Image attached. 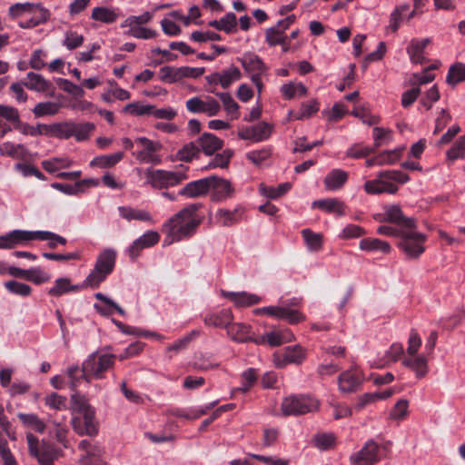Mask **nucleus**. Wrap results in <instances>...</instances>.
Masks as SVG:
<instances>
[{
  "label": "nucleus",
  "instance_id": "nucleus-43",
  "mask_svg": "<svg viewBox=\"0 0 465 465\" xmlns=\"http://www.w3.org/2000/svg\"><path fill=\"white\" fill-rule=\"evenodd\" d=\"M25 153V149L22 144H15L12 142H5L0 144V154L3 156H9L12 158H23Z\"/></svg>",
  "mask_w": 465,
  "mask_h": 465
},
{
  "label": "nucleus",
  "instance_id": "nucleus-31",
  "mask_svg": "<svg viewBox=\"0 0 465 465\" xmlns=\"http://www.w3.org/2000/svg\"><path fill=\"white\" fill-rule=\"evenodd\" d=\"M194 71L196 70L190 67L173 68L171 66H164L160 70V79L163 82L174 83L183 77L190 75L189 72L193 73Z\"/></svg>",
  "mask_w": 465,
  "mask_h": 465
},
{
  "label": "nucleus",
  "instance_id": "nucleus-18",
  "mask_svg": "<svg viewBox=\"0 0 465 465\" xmlns=\"http://www.w3.org/2000/svg\"><path fill=\"white\" fill-rule=\"evenodd\" d=\"M160 240V235L155 231H148L136 239L128 248V253L132 260H135L140 252L144 248H150L155 245Z\"/></svg>",
  "mask_w": 465,
  "mask_h": 465
},
{
  "label": "nucleus",
  "instance_id": "nucleus-33",
  "mask_svg": "<svg viewBox=\"0 0 465 465\" xmlns=\"http://www.w3.org/2000/svg\"><path fill=\"white\" fill-rule=\"evenodd\" d=\"M44 128L46 133L59 139H69L73 136V122L44 125Z\"/></svg>",
  "mask_w": 465,
  "mask_h": 465
},
{
  "label": "nucleus",
  "instance_id": "nucleus-6",
  "mask_svg": "<svg viewBox=\"0 0 465 465\" xmlns=\"http://www.w3.org/2000/svg\"><path fill=\"white\" fill-rule=\"evenodd\" d=\"M389 450V443L379 444L369 440L362 448L350 457L351 465H374L380 461Z\"/></svg>",
  "mask_w": 465,
  "mask_h": 465
},
{
  "label": "nucleus",
  "instance_id": "nucleus-17",
  "mask_svg": "<svg viewBox=\"0 0 465 465\" xmlns=\"http://www.w3.org/2000/svg\"><path fill=\"white\" fill-rule=\"evenodd\" d=\"M222 296L230 301L237 308L250 307L262 302V298L248 292H226L222 291Z\"/></svg>",
  "mask_w": 465,
  "mask_h": 465
},
{
  "label": "nucleus",
  "instance_id": "nucleus-3",
  "mask_svg": "<svg viewBox=\"0 0 465 465\" xmlns=\"http://www.w3.org/2000/svg\"><path fill=\"white\" fill-rule=\"evenodd\" d=\"M116 358L115 354L94 351L82 364V376L87 382L93 379H104L105 372L114 367Z\"/></svg>",
  "mask_w": 465,
  "mask_h": 465
},
{
  "label": "nucleus",
  "instance_id": "nucleus-13",
  "mask_svg": "<svg viewBox=\"0 0 465 465\" xmlns=\"http://www.w3.org/2000/svg\"><path fill=\"white\" fill-rule=\"evenodd\" d=\"M306 351L300 345L288 346L282 353H275L273 361L277 367L283 368L287 364H301L305 359Z\"/></svg>",
  "mask_w": 465,
  "mask_h": 465
},
{
  "label": "nucleus",
  "instance_id": "nucleus-20",
  "mask_svg": "<svg viewBox=\"0 0 465 465\" xmlns=\"http://www.w3.org/2000/svg\"><path fill=\"white\" fill-rule=\"evenodd\" d=\"M143 149L137 154V159L143 163H159L160 158L154 153L161 149L159 143L153 142L145 137H140L135 140Z\"/></svg>",
  "mask_w": 465,
  "mask_h": 465
},
{
  "label": "nucleus",
  "instance_id": "nucleus-15",
  "mask_svg": "<svg viewBox=\"0 0 465 465\" xmlns=\"http://www.w3.org/2000/svg\"><path fill=\"white\" fill-rule=\"evenodd\" d=\"M232 190L228 181L216 176L205 177V193H212L215 201H224L232 193Z\"/></svg>",
  "mask_w": 465,
  "mask_h": 465
},
{
  "label": "nucleus",
  "instance_id": "nucleus-26",
  "mask_svg": "<svg viewBox=\"0 0 465 465\" xmlns=\"http://www.w3.org/2000/svg\"><path fill=\"white\" fill-rule=\"evenodd\" d=\"M348 179V173L341 169H332L323 179V184L328 191L341 189Z\"/></svg>",
  "mask_w": 465,
  "mask_h": 465
},
{
  "label": "nucleus",
  "instance_id": "nucleus-32",
  "mask_svg": "<svg viewBox=\"0 0 465 465\" xmlns=\"http://www.w3.org/2000/svg\"><path fill=\"white\" fill-rule=\"evenodd\" d=\"M280 92L285 99L291 100L305 96L307 88L301 82L292 81L282 84Z\"/></svg>",
  "mask_w": 465,
  "mask_h": 465
},
{
  "label": "nucleus",
  "instance_id": "nucleus-27",
  "mask_svg": "<svg viewBox=\"0 0 465 465\" xmlns=\"http://www.w3.org/2000/svg\"><path fill=\"white\" fill-rule=\"evenodd\" d=\"M242 67L252 74H262L265 71V65L262 59L253 53H245L239 59Z\"/></svg>",
  "mask_w": 465,
  "mask_h": 465
},
{
  "label": "nucleus",
  "instance_id": "nucleus-38",
  "mask_svg": "<svg viewBox=\"0 0 465 465\" xmlns=\"http://www.w3.org/2000/svg\"><path fill=\"white\" fill-rule=\"evenodd\" d=\"M124 157L122 152H118L113 154L100 155L94 157L91 162V166H97L100 168H110L119 163Z\"/></svg>",
  "mask_w": 465,
  "mask_h": 465
},
{
  "label": "nucleus",
  "instance_id": "nucleus-10",
  "mask_svg": "<svg viewBox=\"0 0 465 465\" xmlns=\"http://www.w3.org/2000/svg\"><path fill=\"white\" fill-rule=\"evenodd\" d=\"M0 115L6 121L13 123L15 129L20 131L23 134L38 135L42 134L44 125L39 124L36 128L24 124L20 121L18 111L9 105L0 104Z\"/></svg>",
  "mask_w": 465,
  "mask_h": 465
},
{
  "label": "nucleus",
  "instance_id": "nucleus-62",
  "mask_svg": "<svg viewBox=\"0 0 465 465\" xmlns=\"http://www.w3.org/2000/svg\"><path fill=\"white\" fill-rule=\"evenodd\" d=\"M223 145V140L214 134L205 133V155H212Z\"/></svg>",
  "mask_w": 465,
  "mask_h": 465
},
{
  "label": "nucleus",
  "instance_id": "nucleus-23",
  "mask_svg": "<svg viewBox=\"0 0 465 465\" xmlns=\"http://www.w3.org/2000/svg\"><path fill=\"white\" fill-rule=\"evenodd\" d=\"M228 337L238 342H245L252 340V327L243 322H231L226 329Z\"/></svg>",
  "mask_w": 465,
  "mask_h": 465
},
{
  "label": "nucleus",
  "instance_id": "nucleus-21",
  "mask_svg": "<svg viewBox=\"0 0 465 465\" xmlns=\"http://www.w3.org/2000/svg\"><path fill=\"white\" fill-rule=\"evenodd\" d=\"M33 240L34 234L32 231L14 230L0 236V242L2 243L3 249H12L21 242Z\"/></svg>",
  "mask_w": 465,
  "mask_h": 465
},
{
  "label": "nucleus",
  "instance_id": "nucleus-12",
  "mask_svg": "<svg viewBox=\"0 0 465 465\" xmlns=\"http://www.w3.org/2000/svg\"><path fill=\"white\" fill-rule=\"evenodd\" d=\"M377 181L382 188L383 193H395L398 190V183H405L410 177L396 170L381 172L377 175Z\"/></svg>",
  "mask_w": 465,
  "mask_h": 465
},
{
  "label": "nucleus",
  "instance_id": "nucleus-49",
  "mask_svg": "<svg viewBox=\"0 0 465 465\" xmlns=\"http://www.w3.org/2000/svg\"><path fill=\"white\" fill-rule=\"evenodd\" d=\"M91 17L96 21L111 24L116 20L117 15L113 10L106 7H95L93 9Z\"/></svg>",
  "mask_w": 465,
  "mask_h": 465
},
{
  "label": "nucleus",
  "instance_id": "nucleus-53",
  "mask_svg": "<svg viewBox=\"0 0 465 465\" xmlns=\"http://www.w3.org/2000/svg\"><path fill=\"white\" fill-rule=\"evenodd\" d=\"M5 287L8 292L23 297L29 296L32 292V288L28 284L22 283L16 281H9L5 282Z\"/></svg>",
  "mask_w": 465,
  "mask_h": 465
},
{
  "label": "nucleus",
  "instance_id": "nucleus-40",
  "mask_svg": "<svg viewBox=\"0 0 465 465\" xmlns=\"http://www.w3.org/2000/svg\"><path fill=\"white\" fill-rule=\"evenodd\" d=\"M28 82L25 85L31 90L45 92L49 89L50 84L42 75L30 72L27 74Z\"/></svg>",
  "mask_w": 465,
  "mask_h": 465
},
{
  "label": "nucleus",
  "instance_id": "nucleus-11",
  "mask_svg": "<svg viewBox=\"0 0 465 465\" xmlns=\"http://www.w3.org/2000/svg\"><path fill=\"white\" fill-rule=\"evenodd\" d=\"M185 178L186 175L182 172L153 170L147 173L148 182L156 188L176 185Z\"/></svg>",
  "mask_w": 465,
  "mask_h": 465
},
{
  "label": "nucleus",
  "instance_id": "nucleus-37",
  "mask_svg": "<svg viewBox=\"0 0 465 465\" xmlns=\"http://www.w3.org/2000/svg\"><path fill=\"white\" fill-rule=\"evenodd\" d=\"M34 240L48 241V247L54 249L57 244L65 245L67 240L54 232L49 231H35L33 232Z\"/></svg>",
  "mask_w": 465,
  "mask_h": 465
},
{
  "label": "nucleus",
  "instance_id": "nucleus-24",
  "mask_svg": "<svg viewBox=\"0 0 465 465\" xmlns=\"http://www.w3.org/2000/svg\"><path fill=\"white\" fill-rule=\"evenodd\" d=\"M402 363L404 366L413 371L417 378L420 379L428 372V359L424 354L405 356Z\"/></svg>",
  "mask_w": 465,
  "mask_h": 465
},
{
  "label": "nucleus",
  "instance_id": "nucleus-46",
  "mask_svg": "<svg viewBox=\"0 0 465 465\" xmlns=\"http://www.w3.org/2000/svg\"><path fill=\"white\" fill-rule=\"evenodd\" d=\"M73 136L77 141H85L89 139L90 134L94 130V124L92 123H74Z\"/></svg>",
  "mask_w": 465,
  "mask_h": 465
},
{
  "label": "nucleus",
  "instance_id": "nucleus-36",
  "mask_svg": "<svg viewBox=\"0 0 465 465\" xmlns=\"http://www.w3.org/2000/svg\"><path fill=\"white\" fill-rule=\"evenodd\" d=\"M272 127L266 123H260L253 126L251 131L246 134H240L242 138H253L255 141L260 142L267 139L271 134Z\"/></svg>",
  "mask_w": 465,
  "mask_h": 465
},
{
  "label": "nucleus",
  "instance_id": "nucleus-30",
  "mask_svg": "<svg viewBox=\"0 0 465 465\" xmlns=\"http://www.w3.org/2000/svg\"><path fill=\"white\" fill-rule=\"evenodd\" d=\"M84 287H85L84 283L82 285L71 284L69 278H58L54 281V285L49 289L48 294L54 297H59L68 292H78Z\"/></svg>",
  "mask_w": 465,
  "mask_h": 465
},
{
  "label": "nucleus",
  "instance_id": "nucleus-5",
  "mask_svg": "<svg viewBox=\"0 0 465 465\" xmlns=\"http://www.w3.org/2000/svg\"><path fill=\"white\" fill-rule=\"evenodd\" d=\"M116 252L113 249L104 250L97 257L94 270L84 282V286L97 288L109 274L115 265Z\"/></svg>",
  "mask_w": 465,
  "mask_h": 465
},
{
  "label": "nucleus",
  "instance_id": "nucleus-34",
  "mask_svg": "<svg viewBox=\"0 0 465 465\" xmlns=\"http://www.w3.org/2000/svg\"><path fill=\"white\" fill-rule=\"evenodd\" d=\"M241 78V72L238 68L232 67L225 71L223 74H214L208 77V82L220 83L223 87H228L232 82Z\"/></svg>",
  "mask_w": 465,
  "mask_h": 465
},
{
  "label": "nucleus",
  "instance_id": "nucleus-8",
  "mask_svg": "<svg viewBox=\"0 0 465 465\" xmlns=\"http://www.w3.org/2000/svg\"><path fill=\"white\" fill-rule=\"evenodd\" d=\"M318 406V401L311 396H289L283 400L282 411L284 415H300L313 411Z\"/></svg>",
  "mask_w": 465,
  "mask_h": 465
},
{
  "label": "nucleus",
  "instance_id": "nucleus-14",
  "mask_svg": "<svg viewBox=\"0 0 465 465\" xmlns=\"http://www.w3.org/2000/svg\"><path fill=\"white\" fill-rule=\"evenodd\" d=\"M363 376L361 371L353 366L342 371L338 378L339 389L341 392H352L361 384Z\"/></svg>",
  "mask_w": 465,
  "mask_h": 465
},
{
  "label": "nucleus",
  "instance_id": "nucleus-44",
  "mask_svg": "<svg viewBox=\"0 0 465 465\" xmlns=\"http://www.w3.org/2000/svg\"><path fill=\"white\" fill-rule=\"evenodd\" d=\"M17 417L25 426L33 428L37 432L43 433L45 430V424L35 414L20 412Z\"/></svg>",
  "mask_w": 465,
  "mask_h": 465
},
{
  "label": "nucleus",
  "instance_id": "nucleus-29",
  "mask_svg": "<svg viewBox=\"0 0 465 465\" xmlns=\"http://www.w3.org/2000/svg\"><path fill=\"white\" fill-rule=\"evenodd\" d=\"M359 248L369 252L389 253L391 251V246L388 242L378 238H364L361 240Z\"/></svg>",
  "mask_w": 465,
  "mask_h": 465
},
{
  "label": "nucleus",
  "instance_id": "nucleus-48",
  "mask_svg": "<svg viewBox=\"0 0 465 465\" xmlns=\"http://www.w3.org/2000/svg\"><path fill=\"white\" fill-rule=\"evenodd\" d=\"M267 343L271 346H280L281 344L292 340L293 335L288 330L284 331H271L266 333Z\"/></svg>",
  "mask_w": 465,
  "mask_h": 465
},
{
  "label": "nucleus",
  "instance_id": "nucleus-59",
  "mask_svg": "<svg viewBox=\"0 0 465 465\" xmlns=\"http://www.w3.org/2000/svg\"><path fill=\"white\" fill-rule=\"evenodd\" d=\"M201 331H192L190 333L185 335L183 338L178 340L173 344L168 347V351H180L187 347V345L195 338L200 336Z\"/></svg>",
  "mask_w": 465,
  "mask_h": 465
},
{
  "label": "nucleus",
  "instance_id": "nucleus-9",
  "mask_svg": "<svg viewBox=\"0 0 465 465\" xmlns=\"http://www.w3.org/2000/svg\"><path fill=\"white\" fill-rule=\"evenodd\" d=\"M78 448L84 452L79 460L81 465H107L103 460L104 450L98 442L83 440L79 442Z\"/></svg>",
  "mask_w": 465,
  "mask_h": 465
},
{
  "label": "nucleus",
  "instance_id": "nucleus-16",
  "mask_svg": "<svg viewBox=\"0 0 465 465\" xmlns=\"http://www.w3.org/2000/svg\"><path fill=\"white\" fill-rule=\"evenodd\" d=\"M267 315L278 320H285L291 324L299 323L305 319L304 315L299 311L284 305L267 306Z\"/></svg>",
  "mask_w": 465,
  "mask_h": 465
},
{
  "label": "nucleus",
  "instance_id": "nucleus-58",
  "mask_svg": "<svg viewBox=\"0 0 465 465\" xmlns=\"http://www.w3.org/2000/svg\"><path fill=\"white\" fill-rule=\"evenodd\" d=\"M266 42L271 45H282L285 43V37L283 36L282 30L276 26L271 27L266 30L265 33Z\"/></svg>",
  "mask_w": 465,
  "mask_h": 465
},
{
  "label": "nucleus",
  "instance_id": "nucleus-60",
  "mask_svg": "<svg viewBox=\"0 0 465 465\" xmlns=\"http://www.w3.org/2000/svg\"><path fill=\"white\" fill-rule=\"evenodd\" d=\"M50 279L51 275L44 272L40 267L28 269L27 281H30L35 284H42L48 282Z\"/></svg>",
  "mask_w": 465,
  "mask_h": 465
},
{
  "label": "nucleus",
  "instance_id": "nucleus-61",
  "mask_svg": "<svg viewBox=\"0 0 465 465\" xmlns=\"http://www.w3.org/2000/svg\"><path fill=\"white\" fill-rule=\"evenodd\" d=\"M40 5H34L29 3L25 4H15L9 8V14L12 16H19L25 13H34L37 11V8H39Z\"/></svg>",
  "mask_w": 465,
  "mask_h": 465
},
{
  "label": "nucleus",
  "instance_id": "nucleus-51",
  "mask_svg": "<svg viewBox=\"0 0 465 465\" xmlns=\"http://www.w3.org/2000/svg\"><path fill=\"white\" fill-rule=\"evenodd\" d=\"M319 111V103L317 100H311L302 104L298 114L294 116L296 120H304L312 117Z\"/></svg>",
  "mask_w": 465,
  "mask_h": 465
},
{
  "label": "nucleus",
  "instance_id": "nucleus-54",
  "mask_svg": "<svg viewBox=\"0 0 465 465\" xmlns=\"http://www.w3.org/2000/svg\"><path fill=\"white\" fill-rule=\"evenodd\" d=\"M408 410L409 401L405 399H401L395 403L390 411V418L395 420H403L408 414Z\"/></svg>",
  "mask_w": 465,
  "mask_h": 465
},
{
  "label": "nucleus",
  "instance_id": "nucleus-42",
  "mask_svg": "<svg viewBox=\"0 0 465 465\" xmlns=\"http://www.w3.org/2000/svg\"><path fill=\"white\" fill-rule=\"evenodd\" d=\"M446 81L450 85H456L465 81V64L457 63L449 69Z\"/></svg>",
  "mask_w": 465,
  "mask_h": 465
},
{
  "label": "nucleus",
  "instance_id": "nucleus-35",
  "mask_svg": "<svg viewBox=\"0 0 465 465\" xmlns=\"http://www.w3.org/2000/svg\"><path fill=\"white\" fill-rule=\"evenodd\" d=\"M119 213L124 219L129 222L132 220L143 222H147L151 220V215L148 212L144 210L133 208L130 205H121L119 207Z\"/></svg>",
  "mask_w": 465,
  "mask_h": 465
},
{
  "label": "nucleus",
  "instance_id": "nucleus-64",
  "mask_svg": "<svg viewBox=\"0 0 465 465\" xmlns=\"http://www.w3.org/2000/svg\"><path fill=\"white\" fill-rule=\"evenodd\" d=\"M447 157L451 161L465 157V137H460L447 152Z\"/></svg>",
  "mask_w": 465,
  "mask_h": 465
},
{
  "label": "nucleus",
  "instance_id": "nucleus-28",
  "mask_svg": "<svg viewBox=\"0 0 465 465\" xmlns=\"http://www.w3.org/2000/svg\"><path fill=\"white\" fill-rule=\"evenodd\" d=\"M233 321V313L231 309L223 308L213 312L208 317V323L216 328L226 330ZM206 322V320H205Z\"/></svg>",
  "mask_w": 465,
  "mask_h": 465
},
{
  "label": "nucleus",
  "instance_id": "nucleus-52",
  "mask_svg": "<svg viewBox=\"0 0 465 465\" xmlns=\"http://www.w3.org/2000/svg\"><path fill=\"white\" fill-rule=\"evenodd\" d=\"M220 31L232 34L237 31V18L234 13L229 12L220 18Z\"/></svg>",
  "mask_w": 465,
  "mask_h": 465
},
{
  "label": "nucleus",
  "instance_id": "nucleus-4",
  "mask_svg": "<svg viewBox=\"0 0 465 465\" xmlns=\"http://www.w3.org/2000/svg\"><path fill=\"white\" fill-rule=\"evenodd\" d=\"M71 400L74 407L83 415V420H73L74 430L80 435L95 436L98 433V424L94 420V409L78 393L73 394Z\"/></svg>",
  "mask_w": 465,
  "mask_h": 465
},
{
  "label": "nucleus",
  "instance_id": "nucleus-41",
  "mask_svg": "<svg viewBox=\"0 0 465 465\" xmlns=\"http://www.w3.org/2000/svg\"><path fill=\"white\" fill-rule=\"evenodd\" d=\"M72 164L73 161L67 157H54L42 162L43 168L50 173H53L62 168H68Z\"/></svg>",
  "mask_w": 465,
  "mask_h": 465
},
{
  "label": "nucleus",
  "instance_id": "nucleus-45",
  "mask_svg": "<svg viewBox=\"0 0 465 465\" xmlns=\"http://www.w3.org/2000/svg\"><path fill=\"white\" fill-rule=\"evenodd\" d=\"M403 150L404 147H398L381 153L378 155L379 166L394 164L401 159Z\"/></svg>",
  "mask_w": 465,
  "mask_h": 465
},
{
  "label": "nucleus",
  "instance_id": "nucleus-47",
  "mask_svg": "<svg viewBox=\"0 0 465 465\" xmlns=\"http://www.w3.org/2000/svg\"><path fill=\"white\" fill-rule=\"evenodd\" d=\"M232 155V151L230 149H226L222 153H218L213 157H212L210 161L207 163L205 162V168H224L227 166Z\"/></svg>",
  "mask_w": 465,
  "mask_h": 465
},
{
  "label": "nucleus",
  "instance_id": "nucleus-39",
  "mask_svg": "<svg viewBox=\"0 0 465 465\" xmlns=\"http://www.w3.org/2000/svg\"><path fill=\"white\" fill-rule=\"evenodd\" d=\"M302 235L310 252H318L322 246V235L312 232L310 229H303Z\"/></svg>",
  "mask_w": 465,
  "mask_h": 465
},
{
  "label": "nucleus",
  "instance_id": "nucleus-56",
  "mask_svg": "<svg viewBox=\"0 0 465 465\" xmlns=\"http://www.w3.org/2000/svg\"><path fill=\"white\" fill-rule=\"evenodd\" d=\"M59 110V106L57 104L53 102H45L37 104L33 113L35 116H44V115H54Z\"/></svg>",
  "mask_w": 465,
  "mask_h": 465
},
{
  "label": "nucleus",
  "instance_id": "nucleus-55",
  "mask_svg": "<svg viewBox=\"0 0 465 465\" xmlns=\"http://www.w3.org/2000/svg\"><path fill=\"white\" fill-rule=\"evenodd\" d=\"M38 15H35L34 17L30 18L25 23H21L20 26L23 28H30L35 27L40 24L45 23L49 18V11L42 6L37 8Z\"/></svg>",
  "mask_w": 465,
  "mask_h": 465
},
{
  "label": "nucleus",
  "instance_id": "nucleus-25",
  "mask_svg": "<svg viewBox=\"0 0 465 465\" xmlns=\"http://www.w3.org/2000/svg\"><path fill=\"white\" fill-rule=\"evenodd\" d=\"M201 150H203V135L195 142H190L177 152L176 158L179 161L191 162L193 158L199 157Z\"/></svg>",
  "mask_w": 465,
  "mask_h": 465
},
{
  "label": "nucleus",
  "instance_id": "nucleus-57",
  "mask_svg": "<svg viewBox=\"0 0 465 465\" xmlns=\"http://www.w3.org/2000/svg\"><path fill=\"white\" fill-rule=\"evenodd\" d=\"M152 104H142L140 103H132L123 108V112L133 115H150Z\"/></svg>",
  "mask_w": 465,
  "mask_h": 465
},
{
  "label": "nucleus",
  "instance_id": "nucleus-22",
  "mask_svg": "<svg viewBox=\"0 0 465 465\" xmlns=\"http://www.w3.org/2000/svg\"><path fill=\"white\" fill-rule=\"evenodd\" d=\"M430 43V38H413L411 40L407 47V54L412 64H422L425 61V48Z\"/></svg>",
  "mask_w": 465,
  "mask_h": 465
},
{
  "label": "nucleus",
  "instance_id": "nucleus-63",
  "mask_svg": "<svg viewBox=\"0 0 465 465\" xmlns=\"http://www.w3.org/2000/svg\"><path fill=\"white\" fill-rule=\"evenodd\" d=\"M84 43V36L76 32L68 31L65 33L64 45L69 50L76 49Z\"/></svg>",
  "mask_w": 465,
  "mask_h": 465
},
{
  "label": "nucleus",
  "instance_id": "nucleus-1",
  "mask_svg": "<svg viewBox=\"0 0 465 465\" xmlns=\"http://www.w3.org/2000/svg\"><path fill=\"white\" fill-rule=\"evenodd\" d=\"M374 219L401 225L398 247L408 258L417 259L425 252L427 235L417 231L415 219L404 216L398 205H389L384 213L375 214Z\"/></svg>",
  "mask_w": 465,
  "mask_h": 465
},
{
  "label": "nucleus",
  "instance_id": "nucleus-7",
  "mask_svg": "<svg viewBox=\"0 0 465 465\" xmlns=\"http://www.w3.org/2000/svg\"><path fill=\"white\" fill-rule=\"evenodd\" d=\"M29 454L35 458L40 465H54V461L58 459L59 450L54 444L45 440H39L28 433L26 435Z\"/></svg>",
  "mask_w": 465,
  "mask_h": 465
},
{
  "label": "nucleus",
  "instance_id": "nucleus-2",
  "mask_svg": "<svg viewBox=\"0 0 465 465\" xmlns=\"http://www.w3.org/2000/svg\"><path fill=\"white\" fill-rule=\"evenodd\" d=\"M196 210V205L185 207L163 225V232L166 234L163 241V246L171 245L195 232L200 224V220L195 215Z\"/></svg>",
  "mask_w": 465,
  "mask_h": 465
},
{
  "label": "nucleus",
  "instance_id": "nucleus-19",
  "mask_svg": "<svg viewBox=\"0 0 465 465\" xmlns=\"http://www.w3.org/2000/svg\"><path fill=\"white\" fill-rule=\"evenodd\" d=\"M243 212L244 209L242 205H225L217 209L215 219L223 225H229L239 221Z\"/></svg>",
  "mask_w": 465,
  "mask_h": 465
},
{
  "label": "nucleus",
  "instance_id": "nucleus-50",
  "mask_svg": "<svg viewBox=\"0 0 465 465\" xmlns=\"http://www.w3.org/2000/svg\"><path fill=\"white\" fill-rule=\"evenodd\" d=\"M180 193L188 198H196L203 193V179L191 182L184 186Z\"/></svg>",
  "mask_w": 465,
  "mask_h": 465
}]
</instances>
